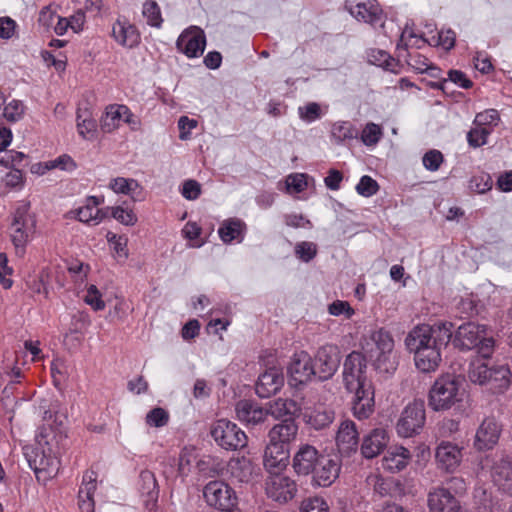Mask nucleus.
Masks as SVG:
<instances>
[{
	"instance_id": "nucleus-19",
	"label": "nucleus",
	"mask_w": 512,
	"mask_h": 512,
	"mask_svg": "<svg viewBox=\"0 0 512 512\" xmlns=\"http://www.w3.org/2000/svg\"><path fill=\"white\" fill-rule=\"evenodd\" d=\"M340 463L336 458L322 455L312 474V484L329 487L339 477Z\"/></svg>"
},
{
	"instance_id": "nucleus-28",
	"label": "nucleus",
	"mask_w": 512,
	"mask_h": 512,
	"mask_svg": "<svg viewBox=\"0 0 512 512\" xmlns=\"http://www.w3.org/2000/svg\"><path fill=\"white\" fill-rule=\"evenodd\" d=\"M112 37L121 46L136 47L141 40L137 28L125 19H117L112 26Z\"/></svg>"
},
{
	"instance_id": "nucleus-2",
	"label": "nucleus",
	"mask_w": 512,
	"mask_h": 512,
	"mask_svg": "<svg viewBox=\"0 0 512 512\" xmlns=\"http://www.w3.org/2000/svg\"><path fill=\"white\" fill-rule=\"evenodd\" d=\"M65 437L64 429L54 430L50 425H43L37 430L35 444L24 446L23 454L38 478L42 473L49 478L58 473V448Z\"/></svg>"
},
{
	"instance_id": "nucleus-12",
	"label": "nucleus",
	"mask_w": 512,
	"mask_h": 512,
	"mask_svg": "<svg viewBox=\"0 0 512 512\" xmlns=\"http://www.w3.org/2000/svg\"><path fill=\"white\" fill-rule=\"evenodd\" d=\"M290 385L297 387L307 384L316 376L312 357L306 351L295 352L287 367Z\"/></svg>"
},
{
	"instance_id": "nucleus-29",
	"label": "nucleus",
	"mask_w": 512,
	"mask_h": 512,
	"mask_svg": "<svg viewBox=\"0 0 512 512\" xmlns=\"http://www.w3.org/2000/svg\"><path fill=\"white\" fill-rule=\"evenodd\" d=\"M103 203V198L97 196H89L85 199L84 204L75 210L77 219L89 225H98L106 217L99 205Z\"/></svg>"
},
{
	"instance_id": "nucleus-30",
	"label": "nucleus",
	"mask_w": 512,
	"mask_h": 512,
	"mask_svg": "<svg viewBox=\"0 0 512 512\" xmlns=\"http://www.w3.org/2000/svg\"><path fill=\"white\" fill-rule=\"evenodd\" d=\"M412 458L411 452L403 446H393L387 449L382 458L384 470L396 473L407 467Z\"/></svg>"
},
{
	"instance_id": "nucleus-13",
	"label": "nucleus",
	"mask_w": 512,
	"mask_h": 512,
	"mask_svg": "<svg viewBox=\"0 0 512 512\" xmlns=\"http://www.w3.org/2000/svg\"><path fill=\"white\" fill-rule=\"evenodd\" d=\"M265 492L268 498L278 503H287L297 492L296 482L285 474L272 472L265 480Z\"/></svg>"
},
{
	"instance_id": "nucleus-3",
	"label": "nucleus",
	"mask_w": 512,
	"mask_h": 512,
	"mask_svg": "<svg viewBox=\"0 0 512 512\" xmlns=\"http://www.w3.org/2000/svg\"><path fill=\"white\" fill-rule=\"evenodd\" d=\"M362 349L373 364L374 368L384 374H392L398 366L397 356L394 352V340L384 329L371 331L364 337Z\"/></svg>"
},
{
	"instance_id": "nucleus-53",
	"label": "nucleus",
	"mask_w": 512,
	"mask_h": 512,
	"mask_svg": "<svg viewBox=\"0 0 512 512\" xmlns=\"http://www.w3.org/2000/svg\"><path fill=\"white\" fill-rule=\"evenodd\" d=\"M109 187L115 192V193H121V194H131L135 190L139 188V184L134 179H127L123 177H117L113 180H111Z\"/></svg>"
},
{
	"instance_id": "nucleus-1",
	"label": "nucleus",
	"mask_w": 512,
	"mask_h": 512,
	"mask_svg": "<svg viewBox=\"0 0 512 512\" xmlns=\"http://www.w3.org/2000/svg\"><path fill=\"white\" fill-rule=\"evenodd\" d=\"M366 359L360 352L353 351L345 359L343 382L354 396L351 401L352 413L359 420L370 417L374 411V388L366 376Z\"/></svg>"
},
{
	"instance_id": "nucleus-25",
	"label": "nucleus",
	"mask_w": 512,
	"mask_h": 512,
	"mask_svg": "<svg viewBox=\"0 0 512 512\" xmlns=\"http://www.w3.org/2000/svg\"><path fill=\"white\" fill-rule=\"evenodd\" d=\"M237 419L248 426H256L267 418V411L251 400H240L235 406Z\"/></svg>"
},
{
	"instance_id": "nucleus-40",
	"label": "nucleus",
	"mask_w": 512,
	"mask_h": 512,
	"mask_svg": "<svg viewBox=\"0 0 512 512\" xmlns=\"http://www.w3.org/2000/svg\"><path fill=\"white\" fill-rule=\"evenodd\" d=\"M369 61L386 71H390L395 74L399 73V62L383 50H371L369 53Z\"/></svg>"
},
{
	"instance_id": "nucleus-61",
	"label": "nucleus",
	"mask_w": 512,
	"mask_h": 512,
	"mask_svg": "<svg viewBox=\"0 0 512 512\" xmlns=\"http://www.w3.org/2000/svg\"><path fill=\"white\" fill-rule=\"evenodd\" d=\"M84 301L95 311L103 310L105 308V302L102 300V295L95 285H90L88 287Z\"/></svg>"
},
{
	"instance_id": "nucleus-35",
	"label": "nucleus",
	"mask_w": 512,
	"mask_h": 512,
	"mask_svg": "<svg viewBox=\"0 0 512 512\" xmlns=\"http://www.w3.org/2000/svg\"><path fill=\"white\" fill-rule=\"evenodd\" d=\"M246 226L245 223L240 219H228L225 220L219 230L218 234L224 243H231L236 240L241 242L244 237Z\"/></svg>"
},
{
	"instance_id": "nucleus-55",
	"label": "nucleus",
	"mask_w": 512,
	"mask_h": 512,
	"mask_svg": "<svg viewBox=\"0 0 512 512\" xmlns=\"http://www.w3.org/2000/svg\"><path fill=\"white\" fill-rule=\"evenodd\" d=\"M111 215L115 220L126 226H133L137 222V216L133 210L122 206L112 207Z\"/></svg>"
},
{
	"instance_id": "nucleus-45",
	"label": "nucleus",
	"mask_w": 512,
	"mask_h": 512,
	"mask_svg": "<svg viewBox=\"0 0 512 512\" xmlns=\"http://www.w3.org/2000/svg\"><path fill=\"white\" fill-rule=\"evenodd\" d=\"M96 122L89 115H77V130L79 135L86 140H92L96 136Z\"/></svg>"
},
{
	"instance_id": "nucleus-24",
	"label": "nucleus",
	"mask_w": 512,
	"mask_h": 512,
	"mask_svg": "<svg viewBox=\"0 0 512 512\" xmlns=\"http://www.w3.org/2000/svg\"><path fill=\"white\" fill-rule=\"evenodd\" d=\"M298 424L293 417L285 418L275 424L268 432V439L276 444L290 448L298 435Z\"/></svg>"
},
{
	"instance_id": "nucleus-27",
	"label": "nucleus",
	"mask_w": 512,
	"mask_h": 512,
	"mask_svg": "<svg viewBox=\"0 0 512 512\" xmlns=\"http://www.w3.org/2000/svg\"><path fill=\"white\" fill-rule=\"evenodd\" d=\"M227 473L232 483H249L254 477L255 465L246 457H235L228 462Z\"/></svg>"
},
{
	"instance_id": "nucleus-64",
	"label": "nucleus",
	"mask_w": 512,
	"mask_h": 512,
	"mask_svg": "<svg viewBox=\"0 0 512 512\" xmlns=\"http://www.w3.org/2000/svg\"><path fill=\"white\" fill-rule=\"evenodd\" d=\"M169 414L163 408H154L146 415V422L150 426L162 427L167 424Z\"/></svg>"
},
{
	"instance_id": "nucleus-43",
	"label": "nucleus",
	"mask_w": 512,
	"mask_h": 512,
	"mask_svg": "<svg viewBox=\"0 0 512 512\" xmlns=\"http://www.w3.org/2000/svg\"><path fill=\"white\" fill-rule=\"evenodd\" d=\"M493 368H489L488 365L480 360H476L471 363L469 369V379L473 383L479 385H486L489 377L491 376Z\"/></svg>"
},
{
	"instance_id": "nucleus-9",
	"label": "nucleus",
	"mask_w": 512,
	"mask_h": 512,
	"mask_svg": "<svg viewBox=\"0 0 512 512\" xmlns=\"http://www.w3.org/2000/svg\"><path fill=\"white\" fill-rule=\"evenodd\" d=\"M29 209L28 203H22L13 214L11 239L16 248H24L35 232L36 221L29 213Z\"/></svg>"
},
{
	"instance_id": "nucleus-15",
	"label": "nucleus",
	"mask_w": 512,
	"mask_h": 512,
	"mask_svg": "<svg viewBox=\"0 0 512 512\" xmlns=\"http://www.w3.org/2000/svg\"><path fill=\"white\" fill-rule=\"evenodd\" d=\"M463 447L451 441L443 440L435 448V460L439 469L454 473L461 465Z\"/></svg>"
},
{
	"instance_id": "nucleus-14",
	"label": "nucleus",
	"mask_w": 512,
	"mask_h": 512,
	"mask_svg": "<svg viewBox=\"0 0 512 512\" xmlns=\"http://www.w3.org/2000/svg\"><path fill=\"white\" fill-rule=\"evenodd\" d=\"M345 7L358 21L371 26L383 24V11L376 0H346Z\"/></svg>"
},
{
	"instance_id": "nucleus-47",
	"label": "nucleus",
	"mask_w": 512,
	"mask_h": 512,
	"mask_svg": "<svg viewBox=\"0 0 512 512\" xmlns=\"http://www.w3.org/2000/svg\"><path fill=\"white\" fill-rule=\"evenodd\" d=\"M25 114V105L22 101L13 99L4 106L3 117L8 122H18Z\"/></svg>"
},
{
	"instance_id": "nucleus-8",
	"label": "nucleus",
	"mask_w": 512,
	"mask_h": 512,
	"mask_svg": "<svg viewBox=\"0 0 512 512\" xmlns=\"http://www.w3.org/2000/svg\"><path fill=\"white\" fill-rule=\"evenodd\" d=\"M210 434L223 449L237 450L247 445V436L237 424L227 419H219L211 425Z\"/></svg>"
},
{
	"instance_id": "nucleus-63",
	"label": "nucleus",
	"mask_w": 512,
	"mask_h": 512,
	"mask_svg": "<svg viewBox=\"0 0 512 512\" xmlns=\"http://www.w3.org/2000/svg\"><path fill=\"white\" fill-rule=\"evenodd\" d=\"M328 312L333 316L344 315L346 319H350L355 311L347 301L336 300L328 306Z\"/></svg>"
},
{
	"instance_id": "nucleus-33",
	"label": "nucleus",
	"mask_w": 512,
	"mask_h": 512,
	"mask_svg": "<svg viewBox=\"0 0 512 512\" xmlns=\"http://www.w3.org/2000/svg\"><path fill=\"white\" fill-rule=\"evenodd\" d=\"M97 486V473L86 471L79 489V507L83 512H92L94 509L93 495Z\"/></svg>"
},
{
	"instance_id": "nucleus-52",
	"label": "nucleus",
	"mask_w": 512,
	"mask_h": 512,
	"mask_svg": "<svg viewBox=\"0 0 512 512\" xmlns=\"http://www.w3.org/2000/svg\"><path fill=\"white\" fill-rule=\"evenodd\" d=\"M301 512H329V505L323 497L311 496L304 499L300 506Z\"/></svg>"
},
{
	"instance_id": "nucleus-32",
	"label": "nucleus",
	"mask_w": 512,
	"mask_h": 512,
	"mask_svg": "<svg viewBox=\"0 0 512 512\" xmlns=\"http://www.w3.org/2000/svg\"><path fill=\"white\" fill-rule=\"evenodd\" d=\"M445 347H433L422 351L413 352L414 364L423 373L435 372L442 362V350Z\"/></svg>"
},
{
	"instance_id": "nucleus-50",
	"label": "nucleus",
	"mask_w": 512,
	"mask_h": 512,
	"mask_svg": "<svg viewBox=\"0 0 512 512\" xmlns=\"http://www.w3.org/2000/svg\"><path fill=\"white\" fill-rule=\"evenodd\" d=\"M493 181L488 173L481 172L474 175L469 181V189L478 194H483L492 188Z\"/></svg>"
},
{
	"instance_id": "nucleus-10",
	"label": "nucleus",
	"mask_w": 512,
	"mask_h": 512,
	"mask_svg": "<svg viewBox=\"0 0 512 512\" xmlns=\"http://www.w3.org/2000/svg\"><path fill=\"white\" fill-rule=\"evenodd\" d=\"M424 402L415 400L409 403L401 413L397 422V433L399 436L408 438L420 432L425 423Z\"/></svg>"
},
{
	"instance_id": "nucleus-21",
	"label": "nucleus",
	"mask_w": 512,
	"mask_h": 512,
	"mask_svg": "<svg viewBox=\"0 0 512 512\" xmlns=\"http://www.w3.org/2000/svg\"><path fill=\"white\" fill-rule=\"evenodd\" d=\"M430 512H462L459 500L446 488L436 487L428 494Z\"/></svg>"
},
{
	"instance_id": "nucleus-38",
	"label": "nucleus",
	"mask_w": 512,
	"mask_h": 512,
	"mask_svg": "<svg viewBox=\"0 0 512 512\" xmlns=\"http://www.w3.org/2000/svg\"><path fill=\"white\" fill-rule=\"evenodd\" d=\"M331 140L335 144H344L358 137L357 128L349 121H337L331 126Z\"/></svg>"
},
{
	"instance_id": "nucleus-39",
	"label": "nucleus",
	"mask_w": 512,
	"mask_h": 512,
	"mask_svg": "<svg viewBox=\"0 0 512 512\" xmlns=\"http://www.w3.org/2000/svg\"><path fill=\"white\" fill-rule=\"evenodd\" d=\"M490 375L486 385L493 393H503L509 387L511 373L508 367H494Z\"/></svg>"
},
{
	"instance_id": "nucleus-7",
	"label": "nucleus",
	"mask_w": 512,
	"mask_h": 512,
	"mask_svg": "<svg viewBox=\"0 0 512 512\" xmlns=\"http://www.w3.org/2000/svg\"><path fill=\"white\" fill-rule=\"evenodd\" d=\"M478 476L490 475L499 490L512 494V461L503 453H494L482 457L478 464Z\"/></svg>"
},
{
	"instance_id": "nucleus-57",
	"label": "nucleus",
	"mask_w": 512,
	"mask_h": 512,
	"mask_svg": "<svg viewBox=\"0 0 512 512\" xmlns=\"http://www.w3.org/2000/svg\"><path fill=\"white\" fill-rule=\"evenodd\" d=\"M46 169H59L62 171H73L76 168L74 160L67 154L45 162Z\"/></svg>"
},
{
	"instance_id": "nucleus-44",
	"label": "nucleus",
	"mask_w": 512,
	"mask_h": 512,
	"mask_svg": "<svg viewBox=\"0 0 512 512\" xmlns=\"http://www.w3.org/2000/svg\"><path fill=\"white\" fill-rule=\"evenodd\" d=\"M106 239L118 258H128V238L125 235H117L111 231L107 232Z\"/></svg>"
},
{
	"instance_id": "nucleus-62",
	"label": "nucleus",
	"mask_w": 512,
	"mask_h": 512,
	"mask_svg": "<svg viewBox=\"0 0 512 512\" xmlns=\"http://www.w3.org/2000/svg\"><path fill=\"white\" fill-rule=\"evenodd\" d=\"M295 253L304 262H309L316 256L317 246L313 242L303 241L296 245Z\"/></svg>"
},
{
	"instance_id": "nucleus-49",
	"label": "nucleus",
	"mask_w": 512,
	"mask_h": 512,
	"mask_svg": "<svg viewBox=\"0 0 512 512\" xmlns=\"http://www.w3.org/2000/svg\"><path fill=\"white\" fill-rule=\"evenodd\" d=\"M382 129L373 122L367 123L361 133V141L366 146L376 145L382 137Z\"/></svg>"
},
{
	"instance_id": "nucleus-56",
	"label": "nucleus",
	"mask_w": 512,
	"mask_h": 512,
	"mask_svg": "<svg viewBox=\"0 0 512 512\" xmlns=\"http://www.w3.org/2000/svg\"><path fill=\"white\" fill-rule=\"evenodd\" d=\"M298 114L299 117L307 123H312L322 116L321 107L316 102H310L304 106H300L298 108Z\"/></svg>"
},
{
	"instance_id": "nucleus-42",
	"label": "nucleus",
	"mask_w": 512,
	"mask_h": 512,
	"mask_svg": "<svg viewBox=\"0 0 512 512\" xmlns=\"http://www.w3.org/2000/svg\"><path fill=\"white\" fill-rule=\"evenodd\" d=\"M142 15L146 23L155 28H161L163 17L158 3L154 0H147L143 3Z\"/></svg>"
},
{
	"instance_id": "nucleus-16",
	"label": "nucleus",
	"mask_w": 512,
	"mask_h": 512,
	"mask_svg": "<svg viewBox=\"0 0 512 512\" xmlns=\"http://www.w3.org/2000/svg\"><path fill=\"white\" fill-rule=\"evenodd\" d=\"M206 38L202 29L196 26L184 30L176 41L177 49L189 58H195L204 52Z\"/></svg>"
},
{
	"instance_id": "nucleus-36",
	"label": "nucleus",
	"mask_w": 512,
	"mask_h": 512,
	"mask_svg": "<svg viewBox=\"0 0 512 512\" xmlns=\"http://www.w3.org/2000/svg\"><path fill=\"white\" fill-rule=\"evenodd\" d=\"M334 419V413L324 408H307L303 413L304 422L316 430L330 425Z\"/></svg>"
},
{
	"instance_id": "nucleus-41",
	"label": "nucleus",
	"mask_w": 512,
	"mask_h": 512,
	"mask_svg": "<svg viewBox=\"0 0 512 512\" xmlns=\"http://www.w3.org/2000/svg\"><path fill=\"white\" fill-rule=\"evenodd\" d=\"M473 499L476 512H497L491 493L484 486L475 487Z\"/></svg>"
},
{
	"instance_id": "nucleus-48",
	"label": "nucleus",
	"mask_w": 512,
	"mask_h": 512,
	"mask_svg": "<svg viewBox=\"0 0 512 512\" xmlns=\"http://www.w3.org/2000/svg\"><path fill=\"white\" fill-rule=\"evenodd\" d=\"M500 121L499 113L496 109H486L476 114L473 125L490 128L491 131Z\"/></svg>"
},
{
	"instance_id": "nucleus-46",
	"label": "nucleus",
	"mask_w": 512,
	"mask_h": 512,
	"mask_svg": "<svg viewBox=\"0 0 512 512\" xmlns=\"http://www.w3.org/2000/svg\"><path fill=\"white\" fill-rule=\"evenodd\" d=\"M491 134V129L473 125L467 134L468 144L473 148H478L487 143V138Z\"/></svg>"
},
{
	"instance_id": "nucleus-22",
	"label": "nucleus",
	"mask_w": 512,
	"mask_h": 512,
	"mask_svg": "<svg viewBox=\"0 0 512 512\" xmlns=\"http://www.w3.org/2000/svg\"><path fill=\"white\" fill-rule=\"evenodd\" d=\"M284 385L282 369L270 367L259 375L255 391L260 398H268L275 395Z\"/></svg>"
},
{
	"instance_id": "nucleus-54",
	"label": "nucleus",
	"mask_w": 512,
	"mask_h": 512,
	"mask_svg": "<svg viewBox=\"0 0 512 512\" xmlns=\"http://www.w3.org/2000/svg\"><path fill=\"white\" fill-rule=\"evenodd\" d=\"M379 190V185L376 180L368 175H364L360 178L356 185V191L363 197H371L375 195Z\"/></svg>"
},
{
	"instance_id": "nucleus-23",
	"label": "nucleus",
	"mask_w": 512,
	"mask_h": 512,
	"mask_svg": "<svg viewBox=\"0 0 512 512\" xmlns=\"http://www.w3.org/2000/svg\"><path fill=\"white\" fill-rule=\"evenodd\" d=\"M359 444V433L353 421L347 419L340 423L336 434V445L342 455L349 456L356 452Z\"/></svg>"
},
{
	"instance_id": "nucleus-17",
	"label": "nucleus",
	"mask_w": 512,
	"mask_h": 512,
	"mask_svg": "<svg viewBox=\"0 0 512 512\" xmlns=\"http://www.w3.org/2000/svg\"><path fill=\"white\" fill-rule=\"evenodd\" d=\"M502 431L495 418H485L476 430L473 446L477 451L491 450L498 443Z\"/></svg>"
},
{
	"instance_id": "nucleus-4",
	"label": "nucleus",
	"mask_w": 512,
	"mask_h": 512,
	"mask_svg": "<svg viewBox=\"0 0 512 512\" xmlns=\"http://www.w3.org/2000/svg\"><path fill=\"white\" fill-rule=\"evenodd\" d=\"M453 324L451 322H437L433 325H417L405 338L406 349L418 352L433 347H446L452 339Z\"/></svg>"
},
{
	"instance_id": "nucleus-58",
	"label": "nucleus",
	"mask_w": 512,
	"mask_h": 512,
	"mask_svg": "<svg viewBox=\"0 0 512 512\" xmlns=\"http://www.w3.org/2000/svg\"><path fill=\"white\" fill-rule=\"evenodd\" d=\"M448 81L456 84L457 86L463 89H468L473 84L472 81L468 79L466 74L460 70H450L448 72V79H444L441 82L440 87L444 89V86L447 84Z\"/></svg>"
},
{
	"instance_id": "nucleus-51",
	"label": "nucleus",
	"mask_w": 512,
	"mask_h": 512,
	"mask_svg": "<svg viewBox=\"0 0 512 512\" xmlns=\"http://www.w3.org/2000/svg\"><path fill=\"white\" fill-rule=\"evenodd\" d=\"M286 191L289 194L303 192L307 188L306 175L304 173H292L285 180Z\"/></svg>"
},
{
	"instance_id": "nucleus-5",
	"label": "nucleus",
	"mask_w": 512,
	"mask_h": 512,
	"mask_svg": "<svg viewBox=\"0 0 512 512\" xmlns=\"http://www.w3.org/2000/svg\"><path fill=\"white\" fill-rule=\"evenodd\" d=\"M453 345L461 350L477 348L479 355L487 359L494 352L495 341L487 333L485 325L467 322L458 327L453 337Z\"/></svg>"
},
{
	"instance_id": "nucleus-37",
	"label": "nucleus",
	"mask_w": 512,
	"mask_h": 512,
	"mask_svg": "<svg viewBox=\"0 0 512 512\" xmlns=\"http://www.w3.org/2000/svg\"><path fill=\"white\" fill-rule=\"evenodd\" d=\"M123 110L122 104H111L106 107L100 120V127L104 133H111L121 126Z\"/></svg>"
},
{
	"instance_id": "nucleus-11",
	"label": "nucleus",
	"mask_w": 512,
	"mask_h": 512,
	"mask_svg": "<svg viewBox=\"0 0 512 512\" xmlns=\"http://www.w3.org/2000/svg\"><path fill=\"white\" fill-rule=\"evenodd\" d=\"M203 495L209 506L225 512L232 511L237 505L235 491L222 481L215 480L207 483Z\"/></svg>"
},
{
	"instance_id": "nucleus-60",
	"label": "nucleus",
	"mask_w": 512,
	"mask_h": 512,
	"mask_svg": "<svg viewBox=\"0 0 512 512\" xmlns=\"http://www.w3.org/2000/svg\"><path fill=\"white\" fill-rule=\"evenodd\" d=\"M455 33L451 29L441 30L438 32L437 37H432V42L436 46H440L445 50H450L455 45Z\"/></svg>"
},
{
	"instance_id": "nucleus-59",
	"label": "nucleus",
	"mask_w": 512,
	"mask_h": 512,
	"mask_svg": "<svg viewBox=\"0 0 512 512\" xmlns=\"http://www.w3.org/2000/svg\"><path fill=\"white\" fill-rule=\"evenodd\" d=\"M443 154L439 150H430L422 158L423 166L429 171H437L443 163Z\"/></svg>"
},
{
	"instance_id": "nucleus-18",
	"label": "nucleus",
	"mask_w": 512,
	"mask_h": 512,
	"mask_svg": "<svg viewBox=\"0 0 512 512\" xmlns=\"http://www.w3.org/2000/svg\"><path fill=\"white\" fill-rule=\"evenodd\" d=\"M340 364V356L337 348L326 345L318 349L315 356L316 376L324 381L331 378Z\"/></svg>"
},
{
	"instance_id": "nucleus-26",
	"label": "nucleus",
	"mask_w": 512,
	"mask_h": 512,
	"mask_svg": "<svg viewBox=\"0 0 512 512\" xmlns=\"http://www.w3.org/2000/svg\"><path fill=\"white\" fill-rule=\"evenodd\" d=\"M290 448L268 441L263 464L269 473L280 472L288 463Z\"/></svg>"
},
{
	"instance_id": "nucleus-31",
	"label": "nucleus",
	"mask_w": 512,
	"mask_h": 512,
	"mask_svg": "<svg viewBox=\"0 0 512 512\" xmlns=\"http://www.w3.org/2000/svg\"><path fill=\"white\" fill-rule=\"evenodd\" d=\"M389 442V436L385 429L375 428L363 438L361 453L367 459L379 455Z\"/></svg>"
},
{
	"instance_id": "nucleus-20",
	"label": "nucleus",
	"mask_w": 512,
	"mask_h": 512,
	"mask_svg": "<svg viewBox=\"0 0 512 512\" xmlns=\"http://www.w3.org/2000/svg\"><path fill=\"white\" fill-rule=\"evenodd\" d=\"M323 454L310 444H301L292 459L294 472L299 476L310 475Z\"/></svg>"
},
{
	"instance_id": "nucleus-6",
	"label": "nucleus",
	"mask_w": 512,
	"mask_h": 512,
	"mask_svg": "<svg viewBox=\"0 0 512 512\" xmlns=\"http://www.w3.org/2000/svg\"><path fill=\"white\" fill-rule=\"evenodd\" d=\"M463 397L464 389L461 380L452 375H442L430 388L428 405L436 412L446 411L462 402Z\"/></svg>"
},
{
	"instance_id": "nucleus-34",
	"label": "nucleus",
	"mask_w": 512,
	"mask_h": 512,
	"mask_svg": "<svg viewBox=\"0 0 512 512\" xmlns=\"http://www.w3.org/2000/svg\"><path fill=\"white\" fill-rule=\"evenodd\" d=\"M299 410L297 403L288 398H277L267 404V416L271 415L274 419H285L293 417Z\"/></svg>"
}]
</instances>
